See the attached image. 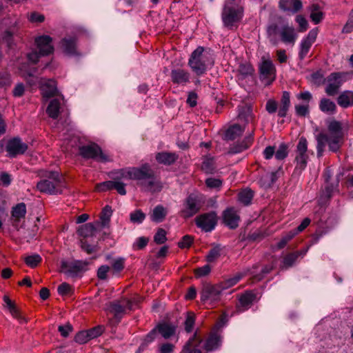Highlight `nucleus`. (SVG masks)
<instances>
[{
  "label": "nucleus",
  "mask_w": 353,
  "mask_h": 353,
  "mask_svg": "<svg viewBox=\"0 0 353 353\" xmlns=\"http://www.w3.org/2000/svg\"><path fill=\"white\" fill-rule=\"evenodd\" d=\"M114 179H127L140 181L141 185L145 191L156 192L161 191L162 185L154 177V172L148 165H144L140 168H128L121 169L114 175Z\"/></svg>",
  "instance_id": "1"
},
{
  "label": "nucleus",
  "mask_w": 353,
  "mask_h": 353,
  "mask_svg": "<svg viewBox=\"0 0 353 353\" xmlns=\"http://www.w3.org/2000/svg\"><path fill=\"white\" fill-rule=\"evenodd\" d=\"M327 129L328 134L321 132L316 136V150L319 157L323 155L326 144L328 145L330 150L337 152L343 143V132L340 122L331 121L327 126Z\"/></svg>",
  "instance_id": "2"
},
{
  "label": "nucleus",
  "mask_w": 353,
  "mask_h": 353,
  "mask_svg": "<svg viewBox=\"0 0 353 353\" xmlns=\"http://www.w3.org/2000/svg\"><path fill=\"white\" fill-rule=\"evenodd\" d=\"M212 64L213 61L209 54L205 53L204 48L201 46L197 47L192 52L188 60V65L197 76L205 73L208 66Z\"/></svg>",
  "instance_id": "3"
},
{
  "label": "nucleus",
  "mask_w": 353,
  "mask_h": 353,
  "mask_svg": "<svg viewBox=\"0 0 353 353\" xmlns=\"http://www.w3.org/2000/svg\"><path fill=\"white\" fill-rule=\"evenodd\" d=\"M37 184V189L43 193L56 194L61 192V182L57 172H49Z\"/></svg>",
  "instance_id": "4"
},
{
  "label": "nucleus",
  "mask_w": 353,
  "mask_h": 353,
  "mask_svg": "<svg viewBox=\"0 0 353 353\" xmlns=\"http://www.w3.org/2000/svg\"><path fill=\"white\" fill-rule=\"evenodd\" d=\"M203 201L201 196L191 194L184 201L181 216L184 219H188L197 214L201 210Z\"/></svg>",
  "instance_id": "5"
},
{
  "label": "nucleus",
  "mask_w": 353,
  "mask_h": 353,
  "mask_svg": "<svg viewBox=\"0 0 353 353\" xmlns=\"http://www.w3.org/2000/svg\"><path fill=\"white\" fill-rule=\"evenodd\" d=\"M79 153L85 159H92L103 163L110 161L109 156L103 153L101 148L96 143L81 146Z\"/></svg>",
  "instance_id": "6"
},
{
  "label": "nucleus",
  "mask_w": 353,
  "mask_h": 353,
  "mask_svg": "<svg viewBox=\"0 0 353 353\" xmlns=\"http://www.w3.org/2000/svg\"><path fill=\"white\" fill-rule=\"evenodd\" d=\"M307 141L304 137L299 139L295 150L296 169L303 170L307 163Z\"/></svg>",
  "instance_id": "7"
},
{
  "label": "nucleus",
  "mask_w": 353,
  "mask_h": 353,
  "mask_svg": "<svg viewBox=\"0 0 353 353\" xmlns=\"http://www.w3.org/2000/svg\"><path fill=\"white\" fill-rule=\"evenodd\" d=\"M220 286L205 285L201 292V300L204 304L212 306L220 300L221 291Z\"/></svg>",
  "instance_id": "8"
},
{
  "label": "nucleus",
  "mask_w": 353,
  "mask_h": 353,
  "mask_svg": "<svg viewBox=\"0 0 353 353\" xmlns=\"http://www.w3.org/2000/svg\"><path fill=\"white\" fill-rule=\"evenodd\" d=\"M132 303L127 299L110 302L105 305V310L113 314L115 318H121L126 310H132Z\"/></svg>",
  "instance_id": "9"
},
{
  "label": "nucleus",
  "mask_w": 353,
  "mask_h": 353,
  "mask_svg": "<svg viewBox=\"0 0 353 353\" xmlns=\"http://www.w3.org/2000/svg\"><path fill=\"white\" fill-rule=\"evenodd\" d=\"M216 222L217 215L214 212L201 214L195 219L197 227L205 232L212 231L216 225Z\"/></svg>",
  "instance_id": "10"
},
{
  "label": "nucleus",
  "mask_w": 353,
  "mask_h": 353,
  "mask_svg": "<svg viewBox=\"0 0 353 353\" xmlns=\"http://www.w3.org/2000/svg\"><path fill=\"white\" fill-rule=\"evenodd\" d=\"M87 265L88 263L84 261H75L74 262L62 261L61 268V271L68 276L75 277Z\"/></svg>",
  "instance_id": "11"
},
{
  "label": "nucleus",
  "mask_w": 353,
  "mask_h": 353,
  "mask_svg": "<svg viewBox=\"0 0 353 353\" xmlns=\"http://www.w3.org/2000/svg\"><path fill=\"white\" fill-rule=\"evenodd\" d=\"M241 12L232 6H225L222 12V20L225 26L231 28L241 19Z\"/></svg>",
  "instance_id": "12"
},
{
  "label": "nucleus",
  "mask_w": 353,
  "mask_h": 353,
  "mask_svg": "<svg viewBox=\"0 0 353 353\" xmlns=\"http://www.w3.org/2000/svg\"><path fill=\"white\" fill-rule=\"evenodd\" d=\"M260 78L265 84H270L275 79V67L270 60H263L259 66Z\"/></svg>",
  "instance_id": "13"
},
{
  "label": "nucleus",
  "mask_w": 353,
  "mask_h": 353,
  "mask_svg": "<svg viewBox=\"0 0 353 353\" xmlns=\"http://www.w3.org/2000/svg\"><path fill=\"white\" fill-rule=\"evenodd\" d=\"M317 34L318 29L314 28L311 30L307 34V37H305L301 41L300 44V50L299 53V57L300 59H304L306 55L308 54L312 44L316 41Z\"/></svg>",
  "instance_id": "14"
},
{
  "label": "nucleus",
  "mask_w": 353,
  "mask_h": 353,
  "mask_svg": "<svg viewBox=\"0 0 353 353\" xmlns=\"http://www.w3.org/2000/svg\"><path fill=\"white\" fill-rule=\"evenodd\" d=\"M6 148L9 157H15L18 154H23L27 150L28 145L19 138H14L8 141Z\"/></svg>",
  "instance_id": "15"
},
{
  "label": "nucleus",
  "mask_w": 353,
  "mask_h": 353,
  "mask_svg": "<svg viewBox=\"0 0 353 353\" xmlns=\"http://www.w3.org/2000/svg\"><path fill=\"white\" fill-rule=\"evenodd\" d=\"M327 85L325 88L326 93L330 96H334L338 92V90L342 85V74L340 72H333L327 78Z\"/></svg>",
  "instance_id": "16"
},
{
  "label": "nucleus",
  "mask_w": 353,
  "mask_h": 353,
  "mask_svg": "<svg viewBox=\"0 0 353 353\" xmlns=\"http://www.w3.org/2000/svg\"><path fill=\"white\" fill-rule=\"evenodd\" d=\"M60 47L63 52L70 57L78 56L79 53L77 48V38L74 37H65L61 39Z\"/></svg>",
  "instance_id": "17"
},
{
  "label": "nucleus",
  "mask_w": 353,
  "mask_h": 353,
  "mask_svg": "<svg viewBox=\"0 0 353 353\" xmlns=\"http://www.w3.org/2000/svg\"><path fill=\"white\" fill-rule=\"evenodd\" d=\"M52 38L48 35H42L35 39L39 54L46 56L53 52L54 47L52 45Z\"/></svg>",
  "instance_id": "18"
},
{
  "label": "nucleus",
  "mask_w": 353,
  "mask_h": 353,
  "mask_svg": "<svg viewBox=\"0 0 353 353\" xmlns=\"http://www.w3.org/2000/svg\"><path fill=\"white\" fill-rule=\"evenodd\" d=\"M41 94L46 99L55 96L57 93L56 82L52 79H43L39 82Z\"/></svg>",
  "instance_id": "19"
},
{
  "label": "nucleus",
  "mask_w": 353,
  "mask_h": 353,
  "mask_svg": "<svg viewBox=\"0 0 353 353\" xmlns=\"http://www.w3.org/2000/svg\"><path fill=\"white\" fill-rule=\"evenodd\" d=\"M223 221L231 229H235L239 225L240 216L234 208H228L223 212Z\"/></svg>",
  "instance_id": "20"
},
{
  "label": "nucleus",
  "mask_w": 353,
  "mask_h": 353,
  "mask_svg": "<svg viewBox=\"0 0 353 353\" xmlns=\"http://www.w3.org/2000/svg\"><path fill=\"white\" fill-rule=\"evenodd\" d=\"M281 41L285 43L294 45L297 38L295 30L292 26L284 25L279 30Z\"/></svg>",
  "instance_id": "21"
},
{
  "label": "nucleus",
  "mask_w": 353,
  "mask_h": 353,
  "mask_svg": "<svg viewBox=\"0 0 353 353\" xmlns=\"http://www.w3.org/2000/svg\"><path fill=\"white\" fill-rule=\"evenodd\" d=\"M170 75L172 81L174 83L185 85L190 82V74L183 69L172 70Z\"/></svg>",
  "instance_id": "22"
},
{
  "label": "nucleus",
  "mask_w": 353,
  "mask_h": 353,
  "mask_svg": "<svg viewBox=\"0 0 353 353\" xmlns=\"http://www.w3.org/2000/svg\"><path fill=\"white\" fill-rule=\"evenodd\" d=\"M279 8L285 12L296 13L303 8L301 0H280Z\"/></svg>",
  "instance_id": "23"
},
{
  "label": "nucleus",
  "mask_w": 353,
  "mask_h": 353,
  "mask_svg": "<svg viewBox=\"0 0 353 353\" xmlns=\"http://www.w3.org/2000/svg\"><path fill=\"white\" fill-rule=\"evenodd\" d=\"M201 341V339L197 337L196 333H194L185 343L181 353H202L201 351L197 348Z\"/></svg>",
  "instance_id": "24"
},
{
  "label": "nucleus",
  "mask_w": 353,
  "mask_h": 353,
  "mask_svg": "<svg viewBox=\"0 0 353 353\" xmlns=\"http://www.w3.org/2000/svg\"><path fill=\"white\" fill-rule=\"evenodd\" d=\"M308 248L286 254L283 260V267L289 268L294 265L299 256H303L307 252Z\"/></svg>",
  "instance_id": "25"
},
{
  "label": "nucleus",
  "mask_w": 353,
  "mask_h": 353,
  "mask_svg": "<svg viewBox=\"0 0 353 353\" xmlns=\"http://www.w3.org/2000/svg\"><path fill=\"white\" fill-rule=\"evenodd\" d=\"M156 329L164 339H168L175 334L176 326L170 323H163L159 324Z\"/></svg>",
  "instance_id": "26"
},
{
  "label": "nucleus",
  "mask_w": 353,
  "mask_h": 353,
  "mask_svg": "<svg viewBox=\"0 0 353 353\" xmlns=\"http://www.w3.org/2000/svg\"><path fill=\"white\" fill-rule=\"evenodd\" d=\"M26 214V205L24 203H19L12 208L11 216L14 220V225L19 223Z\"/></svg>",
  "instance_id": "27"
},
{
  "label": "nucleus",
  "mask_w": 353,
  "mask_h": 353,
  "mask_svg": "<svg viewBox=\"0 0 353 353\" xmlns=\"http://www.w3.org/2000/svg\"><path fill=\"white\" fill-rule=\"evenodd\" d=\"M290 107V94L288 92H283L280 105L278 110L279 117H285Z\"/></svg>",
  "instance_id": "28"
},
{
  "label": "nucleus",
  "mask_w": 353,
  "mask_h": 353,
  "mask_svg": "<svg viewBox=\"0 0 353 353\" xmlns=\"http://www.w3.org/2000/svg\"><path fill=\"white\" fill-rule=\"evenodd\" d=\"M178 159V156L174 152H162L156 154V160L164 165H171Z\"/></svg>",
  "instance_id": "29"
},
{
  "label": "nucleus",
  "mask_w": 353,
  "mask_h": 353,
  "mask_svg": "<svg viewBox=\"0 0 353 353\" xmlns=\"http://www.w3.org/2000/svg\"><path fill=\"white\" fill-rule=\"evenodd\" d=\"M245 128L239 124L230 126L225 132V139L232 141L240 137L244 132Z\"/></svg>",
  "instance_id": "30"
},
{
  "label": "nucleus",
  "mask_w": 353,
  "mask_h": 353,
  "mask_svg": "<svg viewBox=\"0 0 353 353\" xmlns=\"http://www.w3.org/2000/svg\"><path fill=\"white\" fill-rule=\"evenodd\" d=\"M168 214L167 209L161 205H157L150 214V219L153 222H162Z\"/></svg>",
  "instance_id": "31"
},
{
  "label": "nucleus",
  "mask_w": 353,
  "mask_h": 353,
  "mask_svg": "<svg viewBox=\"0 0 353 353\" xmlns=\"http://www.w3.org/2000/svg\"><path fill=\"white\" fill-rule=\"evenodd\" d=\"M256 299V296L252 292H246L239 297V307L241 310H248L253 303Z\"/></svg>",
  "instance_id": "32"
},
{
  "label": "nucleus",
  "mask_w": 353,
  "mask_h": 353,
  "mask_svg": "<svg viewBox=\"0 0 353 353\" xmlns=\"http://www.w3.org/2000/svg\"><path fill=\"white\" fill-rule=\"evenodd\" d=\"M3 299L5 303V307L9 310L10 313L14 318L19 319L21 322L26 321L25 319L21 316L14 303L10 299L8 296L4 295Z\"/></svg>",
  "instance_id": "33"
},
{
  "label": "nucleus",
  "mask_w": 353,
  "mask_h": 353,
  "mask_svg": "<svg viewBox=\"0 0 353 353\" xmlns=\"http://www.w3.org/2000/svg\"><path fill=\"white\" fill-rule=\"evenodd\" d=\"M247 274V272H237L232 276L226 279L223 282L221 283V289H227L235 285L243 276Z\"/></svg>",
  "instance_id": "34"
},
{
  "label": "nucleus",
  "mask_w": 353,
  "mask_h": 353,
  "mask_svg": "<svg viewBox=\"0 0 353 353\" xmlns=\"http://www.w3.org/2000/svg\"><path fill=\"white\" fill-rule=\"evenodd\" d=\"M338 104L342 108H347L353 105V92L345 91L337 99Z\"/></svg>",
  "instance_id": "35"
},
{
  "label": "nucleus",
  "mask_w": 353,
  "mask_h": 353,
  "mask_svg": "<svg viewBox=\"0 0 353 353\" xmlns=\"http://www.w3.org/2000/svg\"><path fill=\"white\" fill-rule=\"evenodd\" d=\"M319 108L324 113L333 114L336 112V106L330 99L323 98L320 101Z\"/></svg>",
  "instance_id": "36"
},
{
  "label": "nucleus",
  "mask_w": 353,
  "mask_h": 353,
  "mask_svg": "<svg viewBox=\"0 0 353 353\" xmlns=\"http://www.w3.org/2000/svg\"><path fill=\"white\" fill-rule=\"evenodd\" d=\"M221 344V339L220 336L213 334L207 339L205 344V349L207 351H212L217 349Z\"/></svg>",
  "instance_id": "37"
},
{
  "label": "nucleus",
  "mask_w": 353,
  "mask_h": 353,
  "mask_svg": "<svg viewBox=\"0 0 353 353\" xmlns=\"http://www.w3.org/2000/svg\"><path fill=\"white\" fill-rule=\"evenodd\" d=\"M310 19L315 24L319 23L324 17V14L318 4H312L310 7Z\"/></svg>",
  "instance_id": "38"
},
{
  "label": "nucleus",
  "mask_w": 353,
  "mask_h": 353,
  "mask_svg": "<svg viewBox=\"0 0 353 353\" xmlns=\"http://www.w3.org/2000/svg\"><path fill=\"white\" fill-rule=\"evenodd\" d=\"M59 110H60V101L57 99H54L50 101L46 112L48 116L52 119H57L59 115Z\"/></svg>",
  "instance_id": "39"
},
{
  "label": "nucleus",
  "mask_w": 353,
  "mask_h": 353,
  "mask_svg": "<svg viewBox=\"0 0 353 353\" xmlns=\"http://www.w3.org/2000/svg\"><path fill=\"white\" fill-rule=\"evenodd\" d=\"M239 119L245 123H248L252 121L253 117L251 108L248 105L241 107L239 108Z\"/></svg>",
  "instance_id": "40"
},
{
  "label": "nucleus",
  "mask_w": 353,
  "mask_h": 353,
  "mask_svg": "<svg viewBox=\"0 0 353 353\" xmlns=\"http://www.w3.org/2000/svg\"><path fill=\"white\" fill-rule=\"evenodd\" d=\"M95 230L96 228L94 224L89 223L80 226L77 230V232L80 236L87 237L93 235Z\"/></svg>",
  "instance_id": "41"
},
{
  "label": "nucleus",
  "mask_w": 353,
  "mask_h": 353,
  "mask_svg": "<svg viewBox=\"0 0 353 353\" xmlns=\"http://www.w3.org/2000/svg\"><path fill=\"white\" fill-rule=\"evenodd\" d=\"M276 180L274 172L266 173L259 180L260 185L264 188L270 187Z\"/></svg>",
  "instance_id": "42"
},
{
  "label": "nucleus",
  "mask_w": 353,
  "mask_h": 353,
  "mask_svg": "<svg viewBox=\"0 0 353 353\" xmlns=\"http://www.w3.org/2000/svg\"><path fill=\"white\" fill-rule=\"evenodd\" d=\"M120 170H117L114 172H112L110 174V176L112 180H114L113 189H115L119 194L125 195L126 194V190H125V185L123 183L120 181V180H121L122 179H114L113 178L114 175L116 174V173L119 172Z\"/></svg>",
  "instance_id": "43"
},
{
  "label": "nucleus",
  "mask_w": 353,
  "mask_h": 353,
  "mask_svg": "<svg viewBox=\"0 0 353 353\" xmlns=\"http://www.w3.org/2000/svg\"><path fill=\"white\" fill-rule=\"evenodd\" d=\"M222 248L220 245H214L208 252L206 256V260L209 263L214 262L216 261L220 256Z\"/></svg>",
  "instance_id": "44"
},
{
  "label": "nucleus",
  "mask_w": 353,
  "mask_h": 353,
  "mask_svg": "<svg viewBox=\"0 0 353 353\" xmlns=\"http://www.w3.org/2000/svg\"><path fill=\"white\" fill-rule=\"evenodd\" d=\"M112 214V210L111 207L106 205L105 208H103L100 216L101 224L103 228L108 225Z\"/></svg>",
  "instance_id": "45"
},
{
  "label": "nucleus",
  "mask_w": 353,
  "mask_h": 353,
  "mask_svg": "<svg viewBox=\"0 0 353 353\" xmlns=\"http://www.w3.org/2000/svg\"><path fill=\"white\" fill-rule=\"evenodd\" d=\"M253 196L254 194L252 190H244L239 194V199L245 205H248L251 203Z\"/></svg>",
  "instance_id": "46"
},
{
  "label": "nucleus",
  "mask_w": 353,
  "mask_h": 353,
  "mask_svg": "<svg viewBox=\"0 0 353 353\" xmlns=\"http://www.w3.org/2000/svg\"><path fill=\"white\" fill-rule=\"evenodd\" d=\"M277 31H278V26L275 23H272L267 28L268 36L270 39V42L274 45H276L278 43L277 39H276Z\"/></svg>",
  "instance_id": "47"
},
{
  "label": "nucleus",
  "mask_w": 353,
  "mask_h": 353,
  "mask_svg": "<svg viewBox=\"0 0 353 353\" xmlns=\"http://www.w3.org/2000/svg\"><path fill=\"white\" fill-rule=\"evenodd\" d=\"M252 137H246L243 143L240 145L234 146L231 150L233 153H239L246 149H248L252 144Z\"/></svg>",
  "instance_id": "48"
},
{
  "label": "nucleus",
  "mask_w": 353,
  "mask_h": 353,
  "mask_svg": "<svg viewBox=\"0 0 353 353\" xmlns=\"http://www.w3.org/2000/svg\"><path fill=\"white\" fill-rule=\"evenodd\" d=\"M145 219V214L141 210H137L130 214V219L134 223H141Z\"/></svg>",
  "instance_id": "49"
},
{
  "label": "nucleus",
  "mask_w": 353,
  "mask_h": 353,
  "mask_svg": "<svg viewBox=\"0 0 353 353\" xmlns=\"http://www.w3.org/2000/svg\"><path fill=\"white\" fill-rule=\"evenodd\" d=\"M297 234V232H294L291 230L286 233L282 239L278 242L277 248L279 249H281L284 248L286 244L294 236Z\"/></svg>",
  "instance_id": "50"
},
{
  "label": "nucleus",
  "mask_w": 353,
  "mask_h": 353,
  "mask_svg": "<svg viewBox=\"0 0 353 353\" xmlns=\"http://www.w3.org/2000/svg\"><path fill=\"white\" fill-rule=\"evenodd\" d=\"M26 263L30 268H35L41 261L39 254L28 256L25 259Z\"/></svg>",
  "instance_id": "51"
},
{
  "label": "nucleus",
  "mask_w": 353,
  "mask_h": 353,
  "mask_svg": "<svg viewBox=\"0 0 353 353\" xmlns=\"http://www.w3.org/2000/svg\"><path fill=\"white\" fill-rule=\"evenodd\" d=\"M154 241L157 244H163L167 241L166 232L162 228L158 229L154 236Z\"/></svg>",
  "instance_id": "52"
},
{
  "label": "nucleus",
  "mask_w": 353,
  "mask_h": 353,
  "mask_svg": "<svg viewBox=\"0 0 353 353\" xmlns=\"http://www.w3.org/2000/svg\"><path fill=\"white\" fill-rule=\"evenodd\" d=\"M195 322L194 315L192 313H188L185 321V330L187 332L192 331Z\"/></svg>",
  "instance_id": "53"
},
{
  "label": "nucleus",
  "mask_w": 353,
  "mask_h": 353,
  "mask_svg": "<svg viewBox=\"0 0 353 353\" xmlns=\"http://www.w3.org/2000/svg\"><path fill=\"white\" fill-rule=\"evenodd\" d=\"M288 155V147L285 143L279 145L278 150L275 152V157L278 160L284 159Z\"/></svg>",
  "instance_id": "54"
},
{
  "label": "nucleus",
  "mask_w": 353,
  "mask_h": 353,
  "mask_svg": "<svg viewBox=\"0 0 353 353\" xmlns=\"http://www.w3.org/2000/svg\"><path fill=\"white\" fill-rule=\"evenodd\" d=\"M114 182L113 181H107L101 183H99L96 186V190L99 192H104L107 190H110L114 188Z\"/></svg>",
  "instance_id": "55"
},
{
  "label": "nucleus",
  "mask_w": 353,
  "mask_h": 353,
  "mask_svg": "<svg viewBox=\"0 0 353 353\" xmlns=\"http://www.w3.org/2000/svg\"><path fill=\"white\" fill-rule=\"evenodd\" d=\"M201 168L207 173H212L215 170L214 160L212 159H206L203 162Z\"/></svg>",
  "instance_id": "56"
},
{
  "label": "nucleus",
  "mask_w": 353,
  "mask_h": 353,
  "mask_svg": "<svg viewBox=\"0 0 353 353\" xmlns=\"http://www.w3.org/2000/svg\"><path fill=\"white\" fill-rule=\"evenodd\" d=\"M295 112L299 117H305L309 114V105H296L294 106Z\"/></svg>",
  "instance_id": "57"
},
{
  "label": "nucleus",
  "mask_w": 353,
  "mask_h": 353,
  "mask_svg": "<svg viewBox=\"0 0 353 353\" xmlns=\"http://www.w3.org/2000/svg\"><path fill=\"white\" fill-rule=\"evenodd\" d=\"M74 340L76 342L83 344L90 341V338L89 337L88 331L85 330L77 333L74 337Z\"/></svg>",
  "instance_id": "58"
},
{
  "label": "nucleus",
  "mask_w": 353,
  "mask_h": 353,
  "mask_svg": "<svg viewBox=\"0 0 353 353\" xmlns=\"http://www.w3.org/2000/svg\"><path fill=\"white\" fill-rule=\"evenodd\" d=\"M193 242V237L190 235H185L181 241L178 243L180 248H188L191 246Z\"/></svg>",
  "instance_id": "59"
},
{
  "label": "nucleus",
  "mask_w": 353,
  "mask_h": 353,
  "mask_svg": "<svg viewBox=\"0 0 353 353\" xmlns=\"http://www.w3.org/2000/svg\"><path fill=\"white\" fill-rule=\"evenodd\" d=\"M87 331L88 332L89 337L90 339H92L101 335L104 331V328L103 326H97Z\"/></svg>",
  "instance_id": "60"
},
{
  "label": "nucleus",
  "mask_w": 353,
  "mask_h": 353,
  "mask_svg": "<svg viewBox=\"0 0 353 353\" xmlns=\"http://www.w3.org/2000/svg\"><path fill=\"white\" fill-rule=\"evenodd\" d=\"M12 83L10 74L7 72L0 73V86H10Z\"/></svg>",
  "instance_id": "61"
},
{
  "label": "nucleus",
  "mask_w": 353,
  "mask_h": 353,
  "mask_svg": "<svg viewBox=\"0 0 353 353\" xmlns=\"http://www.w3.org/2000/svg\"><path fill=\"white\" fill-rule=\"evenodd\" d=\"M12 182L11 175L6 172H3L0 174V184L8 187Z\"/></svg>",
  "instance_id": "62"
},
{
  "label": "nucleus",
  "mask_w": 353,
  "mask_h": 353,
  "mask_svg": "<svg viewBox=\"0 0 353 353\" xmlns=\"http://www.w3.org/2000/svg\"><path fill=\"white\" fill-rule=\"evenodd\" d=\"M211 268L209 265H205L194 270V274L197 277H201L208 275L210 272Z\"/></svg>",
  "instance_id": "63"
},
{
  "label": "nucleus",
  "mask_w": 353,
  "mask_h": 353,
  "mask_svg": "<svg viewBox=\"0 0 353 353\" xmlns=\"http://www.w3.org/2000/svg\"><path fill=\"white\" fill-rule=\"evenodd\" d=\"M57 291L60 295L65 296L71 292L72 288L68 283H63L58 287Z\"/></svg>",
  "instance_id": "64"
}]
</instances>
